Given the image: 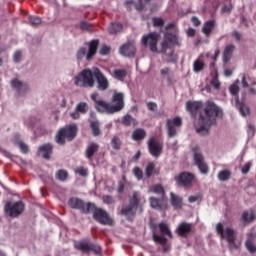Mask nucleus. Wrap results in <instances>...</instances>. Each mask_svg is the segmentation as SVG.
I'll return each instance as SVG.
<instances>
[{
  "label": "nucleus",
  "instance_id": "f257e3e1",
  "mask_svg": "<svg viewBox=\"0 0 256 256\" xmlns=\"http://www.w3.org/2000/svg\"><path fill=\"white\" fill-rule=\"evenodd\" d=\"M164 39L160 46L157 47L159 41V34L152 32L141 39L144 47H149L152 53H162L164 61L167 63H175L177 61V54H175L174 47L181 46V37L177 34V26L175 24H168L163 30Z\"/></svg>",
  "mask_w": 256,
  "mask_h": 256
},
{
  "label": "nucleus",
  "instance_id": "f03ea898",
  "mask_svg": "<svg viewBox=\"0 0 256 256\" xmlns=\"http://www.w3.org/2000/svg\"><path fill=\"white\" fill-rule=\"evenodd\" d=\"M223 111L219 109V106L215 103L208 101L204 107V115H200L198 119L194 121V127L199 135H207L211 125H215V118L221 117Z\"/></svg>",
  "mask_w": 256,
  "mask_h": 256
},
{
  "label": "nucleus",
  "instance_id": "7ed1b4c3",
  "mask_svg": "<svg viewBox=\"0 0 256 256\" xmlns=\"http://www.w3.org/2000/svg\"><path fill=\"white\" fill-rule=\"evenodd\" d=\"M239 85H242V87H244V89L248 88L250 93H253L255 95L256 89L253 88V85H256V83L253 82L251 84V78H247V77H245V75H242L241 81L236 80V83H233L230 86V93H231V95H233V97L235 99V103H236V107H237L238 111L240 112L242 117H247V115H249V113H250V109L247 104L239 101V95H238L239 94Z\"/></svg>",
  "mask_w": 256,
  "mask_h": 256
},
{
  "label": "nucleus",
  "instance_id": "20e7f679",
  "mask_svg": "<svg viewBox=\"0 0 256 256\" xmlns=\"http://www.w3.org/2000/svg\"><path fill=\"white\" fill-rule=\"evenodd\" d=\"M216 231L218 235L222 239H225L231 247H234V249H239L241 243H235V239H237V234L235 233V230L231 227L225 226L223 223H218L216 225Z\"/></svg>",
  "mask_w": 256,
  "mask_h": 256
},
{
  "label": "nucleus",
  "instance_id": "39448f33",
  "mask_svg": "<svg viewBox=\"0 0 256 256\" xmlns=\"http://www.w3.org/2000/svg\"><path fill=\"white\" fill-rule=\"evenodd\" d=\"M95 74L93 73V68L84 69L74 78V85L77 87H94L95 86Z\"/></svg>",
  "mask_w": 256,
  "mask_h": 256
},
{
  "label": "nucleus",
  "instance_id": "423d86ee",
  "mask_svg": "<svg viewBox=\"0 0 256 256\" xmlns=\"http://www.w3.org/2000/svg\"><path fill=\"white\" fill-rule=\"evenodd\" d=\"M77 135V125L71 124L60 129L56 134L55 141L58 145H65L66 141H73Z\"/></svg>",
  "mask_w": 256,
  "mask_h": 256
},
{
  "label": "nucleus",
  "instance_id": "0eeeda50",
  "mask_svg": "<svg viewBox=\"0 0 256 256\" xmlns=\"http://www.w3.org/2000/svg\"><path fill=\"white\" fill-rule=\"evenodd\" d=\"M140 203H145V197H143L139 192H134L132 198L130 199V204L122 209V215H125L127 219H131V217L135 215L137 206Z\"/></svg>",
  "mask_w": 256,
  "mask_h": 256
},
{
  "label": "nucleus",
  "instance_id": "6e6552de",
  "mask_svg": "<svg viewBox=\"0 0 256 256\" xmlns=\"http://www.w3.org/2000/svg\"><path fill=\"white\" fill-rule=\"evenodd\" d=\"M97 47H99V40L90 41L85 47H81L77 52V59L86 58L87 61H91L97 53Z\"/></svg>",
  "mask_w": 256,
  "mask_h": 256
},
{
  "label": "nucleus",
  "instance_id": "1a4fd4ad",
  "mask_svg": "<svg viewBox=\"0 0 256 256\" xmlns=\"http://www.w3.org/2000/svg\"><path fill=\"white\" fill-rule=\"evenodd\" d=\"M91 99L94 101V107L99 111V113H115L113 106L109 104V102H105L103 99H101L99 93H93L91 95Z\"/></svg>",
  "mask_w": 256,
  "mask_h": 256
},
{
  "label": "nucleus",
  "instance_id": "9d476101",
  "mask_svg": "<svg viewBox=\"0 0 256 256\" xmlns=\"http://www.w3.org/2000/svg\"><path fill=\"white\" fill-rule=\"evenodd\" d=\"M24 209L23 202H7L4 207V211L9 217H19Z\"/></svg>",
  "mask_w": 256,
  "mask_h": 256
},
{
  "label": "nucleus",
  "instance_id": "9b49d317",
  "mask_svg": "<svg viewBox=\"0 0 256 256\" xmlns=\"http://www.w3.org/2000/svg\"><path fill=\"white\" fill-rule=\"evenodd\" d=\"M74 247L75 249H78V251H82V253H89V251H93L96 254L101 253V246L91 244L89 240L75 242Z\"/></svg>",
  "mask_w": 256,
  "mask_h": 256
},
{
  "label": "nucleus",
  "instance_id": "f8f14e48",
  "mask_svg": "<svg viewBox=\"0 0 256 256\" xmlns=\"http://www.w3.org/2000/svg\"><path fill=\"white\" fill-rule=\"evenodd\" d=\"M194 165L199 169L202 175H207L209 173V165L205 162V157L199 151H194L193 154Z\"/></svg>",
  "mask_w": 256,
  "mask_h": 256
},
{
  "label": "nucleus",
  "instance_id": "ddd939ff",
  "mask_svg": "<svg viewBox=\"0 0 256 256\" xmlns=\"http://www.w3.org/2000/svg\"><path fill=\"white\" fill-rule=\"evenodd\" d=\"M182 121L181 118L175 117L174 119H168L166 121L167 135L170 138L177 137V132L179 127H181Z\"/></svg>",
  "mask_w": 256,
  "mask_h": 256
},
{
  "label": "nucleus",
  "instance_id": "4468645a",
  "mask_svg": "<svg viewBox=\"0 0 256 256\" xmlns=\"http://www.w3.org/2000/svg\"><path fill=\"white\" fill-rule=\"evenodd\" d=\"M93 217L95 221H97L101 225H113V219L111 218V216H109L107 211L101 208H97L94 211Z\"/></svg>",
  "mask_w": 256,
  "mask_h": 256
},
{
  "label": "nucleus",
  "instance_id": "2eb2a0df",
  "mask_svg": "<svg viewBox=\"0 0 256 256\" xmlns=\"http://www.w3.org/2000/svg\"><path fill=\"white\" fill-rule=\"evenodd\" d=\"M68 205L72 209H80V211H82V213H89L91 211V209H93V204H91V203L84 204L83 201L78 198H71L68 201Z\"/></svg>",
  "mask_w": 256,
  "mask_h": 256
},
{
  "label": "nucleus",
  "instance_id": "dca6fc26",
  "mask_svg": "<svg viewBox=\"0 0 256 256\" xmlns=\"http://www.w3.org/2000/svg\"><path fill=\"white\" fill-rule=\"evenodd\" d=\"M93 74L98 84L99 91H107L109 89V80L101 73L99 68H93Z\"/></svg>",
  "mask_w": 256,
  "mask_h": 256
},
{
  "label": "nucleus",
  "instance_id": "f3484780",
  "mask_svg": "<svg viewBox=\"0 0 256 256\" xmlns=\"http://www.w3.org/2000/svg\"><path fill=\"white\" fill-rule=\"evenodd\" d=\"M112 109L114 113L121 111L125 107L124 95L121 92L114 91L112 95Z\"/></svg>",
  "mask_w": 256,
  "mask_h": 256
},
{
  "label": "nucleus",
  "instance_id": "a211bd4d",
  "mask_svg": "<svg viewBox=\"0 0 256 256\" xmlns=\"http://www.w3.org/2000/svg\"><path fill=\"white\" fill-rule=\"evenodd\" d=\"M10 85L12 89H15L19 96H23L29 91V85H27V83L21 82V80L17 78L11 80Z\"/></svg>",
  "mask_w": 256,
  "mask_h": 256
},
{
  "label": "nucleus",
  "instance_id": "6ab92c4d",
  "mask_svg": "<svg viewBox=\"0 0 256 256\" xmlns=\"http://www.w3.org/2000/svg\"><path fill=\"white\" fill-rule=\"evenodd\" d=\"M175 179L178 185H181L182 187H189V185L193 183L195 176L189 172H183Z\"/></svg>",
  "mask_w": 256,
  "mask_h": 256
},
{
  "label": "nucleus",
  "instance_id": "aec40b11",
  "mask_svg": "<svg viewBox=\"0 0 256 256\" xmlns=\"http://www.w3.org/2000/svg\"><path fill=\"white\" fill-rule=\"evenodd\" d=\"M120 54L124 57H133L135 55V42L131 41L121 46Z\"/></svg>",
  "mask_w": 256,
  "mask_h": 256
},
{
  "label": "nucleus",
  "instance_id": "412c9836",
  "mask_svg": "<svg viewBox=\"0 0 256 256\" xmlns=\"http://www.w3.org/2000/svg\"><path fill=\"white\" fill-rule=\"evenodd\" d=\"M148 148L150 151V155H152L153 157H159L161 155V151L163 149L161 144L159 142L155 141V139H151L149 141Z\"/></svg>",
  "mask_w": 256,
  "mask_h": 256
},
{
  "label": "nucleus",
  "instance_id": "4be33fe9",
  "mask_svg": "<svg viewBox=\"0 0 256 256\" xmlns=\"http://www.w3.org/2000/svg\"><path fill=\"white\" fill-rule=\"evenodd\" d=\"M51 153H53V145L50 143L44 144L38 148V155H41L43 159H50Z\"/></svg>",
  "mask_w": 256,
  "mask_h": 256
},
{
  "label": "nucleus",
  "instance_id": "5701e85b",
  "mask_svg": "<svg viewBox=\"0 0 256 256\" xmlns=\"http://www.w3.org/2000/svg\"><path fill=\"white\" fill-rule=\"evenodd\" d=\"M150 206L152 209H165L167 207V202L165 201V198H155L150 197Z\"/></svg>",
  "mask_w": 256,
  "mask_h": 256
},
{
  "label": "nucleus",
  "instance_id": "b1692460",
  "mask_svg": "<svg viewBox=\"0 0 256 256\" xmlns=\"http://www.w3.org/2000/svg\"><path fill=\"white\" fill-rule=\"evenodd\" d=\"M203 107V103L201 101H188L186 102V110L191 113V115H195L198 111Z\"/></svg>",
  "mask_w": 256,
  "mask_h": 256
},
{
  "label": "nucleus",
  "instance_id": "393cba45",
  "mask_svg": "<svg viewBox=\"0 0 256 256\" xmlns=\"http://www.w3.org/2000/svg\"><path fill=\"white\" fill-rule=\"evenodd\" d=\"M148 193H154L155 195H158L159 198L165 199V189H163V186L160 184L151 186Z\"/></svg>",
  "mask_w": 256,
  "mask_h": 256
},
{
  "label": "nucleus",
  "instance_id": "a878e982",
  "mask_svg": "<svg viewBox=\"0 0 256 256\" xmlns=\"http://www.w3.org/2000/svg\"><path fill=\"white\" fill-rule=\"evenodd\" d=\"M170 203L174 209H181L183 207V199L173 192L170 193Z\"/></svg>",
  "mask_w": 256,
  "mask_h": 256
},
{
  "label": "nucleus",
  "instance_id": "bb28decb",
  "mask_svg": "<svg viewBox=\"0 0 256 256\" xmlns=\"http://www.w3.org/2000/svg\"><path fill=\"white\" fill-rule=\"evenodd\" d=\"M145 3H149V0H139L138 4H135L133 0H129V1H126L124 5L127 9H131V7H135L137 11H141V9L145 7Z\"/></svg>",
  "mask_w": 256,
  "mask_h": 256
},
{
  "label": "nucleus",
  "instance_id": "cd10ccee",
  "mask_svg": "<svg viewBox=\"0 0 256 256\" xmlns=\"http://www.w3.org/2000/svg\"><path fill=\"white\" fill-rule=\"evenodd\" d=\"M177 231L180 237H187L191 233V224L182 223L178 226Z\"/></svg>",
  "mask_w": 256,
  "mask_h": 256
},
{
  "label": "nucleus",
  "instance_id": "c85d7f7f",
  "mask_svg": "<svg viewBox=\"0 0 256 256\" xmlns=\"http://www.w3.org/2000/svg\"><path fill=\"white\" fill-rule=\"evenodd\" d=\"M242 221L244 224L255 221V211L251 209L244 211L242 213Z\"/></svg>",
  "mask_w": 256,
  "mask_h": 256
},
{
  "label": "nucleus",
  "instance_id": "c756f323",
  "mask_svg": "<svg viewBox=\"0 0 256 256\" xmlns=\"http://www.w3.org/2000/svg\"><path fill=\"white\" fill-rule=\"evenodd\" d=\"M99 151V144L92 142L86 148V157L87 159H91L93 155H95Z\"/></svg>",
  "mask_w": 256,
  "mask_h": 256
},
{
  "label": "nucleus",
  "instance_id": "7c9ffc66",
  "mask_svg": "<svg viewBox=\"0 0 256 256\" xmlns=\"http://www.w3.org/2000/svg\"><path fill=\"white\" fill-rule=\"evenodd\" d=\"M213 29H215V22L213 20L207 21L204 23L202 27V33L206 35V37H209L211 35Z\"/></svg>",
  "mask_w": 256,
  "mask_h": 256
},
{
  "label": "nucleus",
  "instance_id": "2f4dec72",
  "mask_svg": "<svg viewBox=\"0 0 256 256\" xmlns=\"http://www.w3.org/2000/svg\"><path fill=\"white\" fill-rule=\"evenodd\" d=\"M256 239V234H249V239L246 240V249L249 251V253H255L256 246L253 244V241Z\"/></svg>",
  "mask_w": 256,
  "mask_h": 256
},
{
  "label": "nucleus",
  "instance_id": "473e14b6",
  "mask_svg": "<svg viewBox=\"0 0 256 256\" xmlns=\"http://www.w3.org/2000/svg\"><path fill=\"white\" fill-rule=\"evenodd\" d=\"M233 51H235V45L230 44L225 47L224 53H223L224 63H227V61L231 59V56L233 55Z\"/></svg>",
  "mask_w": 256,
  "mask_h": 256
},
{
  "label": "nucleus",
  "instance_id": "72a5a7b5",
  "mask_svg": "<svg viewBox=\"0 0 256 256\" xmlns=\"http://www.w3.org/2000/svg\"><path fill=\"white\" fill-rule=\"evenodd\" d=\"M112 77H114V79H117L118 81H125V77H127V70L116 69L113 71Z\"/></svg>",
  "mask_w": 256,
  "mask_h": 256
},
{
  "label": "nucleus",
  "instance_id": "f704fd0d",
  "mask_svg": "<svg viewBox=\"0 0 256 256\" xmlns=\"http://www.w3.org/2000/svg\"><path fill=\"white\" fill-rule=\"evenodd\" d=\"M160 76L162 79H165L168 81V83H171V79L173 78V71L171 69L165 67L160 70Z\"/></svg>",
  "mask_w": 256,
  "mask_h": 256
},
{
  "label": "nucleus",
  "instance_id": "c9c22d12",
  "mask_svg": "<svg viewBox=\"0 0 256 256\" xmlns=\"http://www.w3.org/2000/svg\"><path fill=\"white\" fill-rule=\"evenodd\" d=\"M122 30H123V25H121V23L119 22H113L108 28V31L111 35H116V33H121Z\"/></svg>",
  "mask_w": 256,
  "mask_h": 256
},
{
  "label": "nucleus",
  "instance_id": "e433bc0d",
  "mask_svg": "<svg viewBox=\"0 0 256 256\" xmlns=\"http://www.w3.org/2000/svg\"><path fill=\"white\" fill-rule=\"evenodd\" d=\"M13 143H14V145H18L19 149L23 153H27V151H29V146H27V144H25L23 141H21V139H19V135L15 136Z\"/></svg>",
  "mask_w": 256,
  "mask_h": 256
},
{
  "label": "nucleus",
  "instance_id": "4c0bfd02",
  "mask_svg": "<svg viewBox=\"0 0 256 256\" xmlns=\"http://www.w3.org/2000/svg\"><path fill=\"white\" fill-rule=\"evenodd\" d=\"M212 77L211 85L214 87V89H219L221 87V83L219 82V74L217 73V69L212 70Z\"/></svg>",
  "mask_w": 256,
  "mask_h": 256
},
{
  "label": "nucleus",
  "instance_id": "58836bf2",
  "mask_svg": "<svg viewBox=\"0 0 256 256\" xmlns=\"http://www.w3.org/2000/svg\"><path fill=\"white\" fill-rule=\"evenodd\" d=\"M217 178L220 181H229V179H231V171L230 170H222L220 172H218Z\"/></svg>",
  "mask_w": 256,
  "mask_h": 256
},
{
  "label": "nucleus",
  "instance_id": "ea45409f",
  "mask_svg": "<svg viewBox=\"0 0 256 256\" xmlns=\"http://www.w3.org/2000/svg\"><path fill=\"white\" fill-rule=\"evenodd\" d=\"M132 139L134 141H141V139H145V130L137 129L132 133Z\"/></svg>",
  "mask_w": 256,
  "mask_h": 256
},
{
  "label": "nucleus",
  "instance_id": "a19ab883",
  "mask_svg": "<svg viewBox=\"0 0 256 256\" xmlns=\"http://www.w3.org/2000/svg\"><path fill=\"white\" fill-rule=\"evenodd\" d=\"M90 128H91L93 137H97L101 133V131L99 130V121L97 120L90 122Z\"/></svg>",
  "mask_w": 256,
  "mask_h": 256
},
{
  "label": "nucleus",
  "instance_id": "79ce46f5",
  "mask_svg": "<svg viewBox=\"0 0 256 256\" xmlns=\"http://www.w3.org/2000/svg\"><path fill=\"white\" fill-rule=\"evenodd\" d=\"M122 123L123 125H126L127 127H129V125H137V120L131 117V115L127 114L122 118Z\"/></svg>",
  "mask_w": 256,
  "mask_h": 256
},
{
  "label": "nucleus",
  "instance_id": "37998d69",
  "mask_svg": "<svg viewBox=\"0 0 256 256\" xmlns=\"http://www.w3.org/2000/svg\"><path fill=\"white\" fill-rule=\"evenodd\" d=\"M76 111H79L81 115H85L89 111V105L85 102H80L76 106Z\"/></svg>",
  "mask_w": 256,
  "mask_h": 256
},
{
  "label": "nucleus",
  "instance_id": "c03bdc74",
  "mask_svg": "<svg viewBox=\"0 0 256 256\" xmlns=\"http://www.w3.org/2000/svg\"><path fill=\"white\" fill-rule=\"evenodd\" d=\"M203 69H205V63H203L201 60H195L193 63V71L195 73H199L203 71Z\"/></svg>",
  "mask_w": 256,
  "mask_h": 256
},
{
  "label": "nucleus",
  "instance_id": "a18cd8bd",
  "mask_svg": "<svg viewBox=\"0 0 256 256\" xmlns=\"http://www.w3.org/2000/svg\"><path fill=\"white\" fill-rule=\"evenodd\" d=\"M159 229H160V233H162V235H166L167 237H171V230H169V226L166 223H160L158 225Z\"/></svg>",
  "mask_w": 256,
  "mask_h": 256
},
{
  "label": "nucleus",
  "instance_id": "49530a36",
  "mask_svg": "<svg viewBox=\"0 0 256 256\" xmlns=\"http://www.w3.org/2000/svg\"><path fill=\"white\" fill-rule=\"evenodd\" d=\"M155 173V164L153 162H149L145 169L146 177H151Z\"/></svg>",
  "mask_w": 256,
  "mask_h": 256
},
{
  "label": "nucleus",
  "instance_id": "de8ad7c7",
  "mask_svg": "<svg viewBox=\"0 0 256 256\" xmlns=\"http://www.w3.org/2000/svg\"><path fill=\"white\" fill-rule=\"evenodd\" d=\"M111 147H112V149H116L117 151H119V149H121V140L117 136H114L112 138Z\"/></svg>",
  "mask_w": 256,
  "mask_h": 256
},
{
  "label": "nucleus",
  "instance_id": "09e8293b",
  "mask_svg": "<svg viewBox=\"0 0 256 256\" xmlns=\"http://www.w3.org/2000/svg\"><path fill=\"white\" fill-rule=\"evenodd\" d=\"M13 61L14 63H21L23 61V51L16 50L13 54Z\"/></svg>",
  "mask_w": 256,
  "mask_h": 256
},
{
  "label": "nucleus",
  "instance_id": "8fccbe9b",
  "mask_svg": "<svg viewBox=\"0 0 256 256\" xmlns=\"http://www.w3.org/2000/svg\"><path fill=\"white\" fill-rule=\"evenodd\" d=\"M153 237V240L156 242V243H160V245H165L167 243V239L159 234H153L152 235Z\"/></svg>",
  "mask_w": 256,
  "mask_h": 256
},
{
  "label": "nucleus",
  "instance_id": "3c124183",
  "mask_svg": "<svg viewBox=\"0 0 256 256\" xmlns=\"http://www.w3.org/2000/svg\"><path fill=\"white\" fill-rule=\"evenodd\" d=\"M68 177L67 171L65 170H59L56 173V179H58V181H65Z\"/></svg>",
  "mask_w": 256,
  "mask_h": 256
},
{
  "label": "nucleus",
  "instance_id": "603ef678",
  "mask_svg": "<svg viewBox=\"0 0 256 256\" xmlns=\"http://www.w3.org/2000/svg\"><path fill=\"white\" fill-rule=\"evenodd\" d=\"M29 24L32 25V27H35L37 25H41V18L37 16H30L29 17Z\"/></svg>",
  "mask_w": 256,
  "mask_h": 256
},
{
  "label": "nucleus",
  "instance_id": "864d4df0",
  "mask_svg": "<svg viewBox=\"0 0 256 256\" xmlns=\"http://www.w3.org/2000/svg\"><path fill=\"white\" fill-rule=\"evenodd\" d=\"M100 55H109L111 53V47L102 45L99 50Z\"/></svg>",
  "mask_w": 256,
  "mask_h": 256
},
{
  "label": "nucleus",
  "instance_id": "5fc2aeb1",
  "mask_svg": "<svg viewBox=\"0 0 256 256\" xmlns=\"http://www.w3.org/2000/svg\"><path fill=\"white\" fill-rule=\"evenodd\" d=\"M133 173L136 177V179H138L140 181V179H143V171H141V169H139V167H135L133 169Z\"/></svg>",
  "mask_w": 256,
  "mask_h": 256
},
{
  "label": "nucleus",
  "instance_id": "6e6d98bb",
  "mask_svg": "<svg viewBox=\"0 0 256 256\" xmlns=\"http://www.w3.org/2000/svg\"><path fill=\"white\" fill-rule=\"evenodd\" d=\"M152 22L154 27H162V25L165 23L162 18H153Z\"/></svg>",
  "mask_w": 256,
  "mask_h": 256
},
{
  "label": "nucleus",
  "instance_id": "4d7b16f0",
  "mask_svg": "<svg viewBox=\"0 0 256 256\" xmlns=\"http://www.w3.org/2000/svg\"><path fill=\"white\" fill-rule=\"evenodd\" d=\"M76 173H78V175H81L82 177H87V169H85L84 167L77 168Z\"/></svg>",
  "mask_w": 256,
  "mask_h": 256
},
{
  "label": "nucleus",
  "instance_id": "13d9d810",
  "mask_svg": "<svg viewBox=\"0 0 256 256\" xmlns=\"http://www.w3.org/2000/svg\"><path fill=\"white\" fill-rule=\"evenodd\" d=\"M79 27H80V29H82V31H89L91 26L89 25V23L82 21V22H80Z\"/></svg>",
  "mask_w": 256,
  "mask_h": 256
},
{
  "label": "nucleus",
  "instance_id": "bf43d9fd",
  "mask_svg": "<svg viewBox=\"0 0 256 256\" xmlns=\"http://www.w3.org/2000/svg\"><path fill=\"white\" fill-rule=\"evenodd\" d=\"M251 169V162L246 163L243 167H242V173L243 175L249 173V170Z\"/></svg>",
  "mask_w": 256,
  "mask_h": 256
},
{
  "label": "nucleus",
  "instance_id": "052dcab7",
  "mask_svg": "<svg viewBox=\"0 0 256 256\" xmlns=\"http://www.w3.org/2000/svg\"><path fill=\"white\" fill-rule=\"evenodd\" d=\"M102 201L103 203H106V205H111V203H113V198L111 196H103Z\"/></svg>",
  "mask_w": 256,
  "mask_h": 256
},
{
  "label": "nucleus",
  "instance_id": "680f3d73",
  "mask_svg": "<svg viewBox=\"0 0 256 256\" xmlns=\"http://www.w3.org/2000/svg\"><path fill=\"white\" fill-rule=\"evenodd\" d=\"M147 108L149 111H156L157 110V104L153 102H148L147 103Z\"/></svg>",
  "mask_w": 256,
  "mask_h": 256
},
{
  "label": "nucleus",
  "instance_id": "e2e57ef3",
  "mask_svg": "<svg viewBox=\"0 0 256 256\" xmlns=\"http://www.w3.org/2000/svg\"><path fill=\"white\" fill-rule=\"evenodd\" d=\"M80 114L81 113L79 111H77V108H75L74 112L70 113V117H72V119H79Z\"/></svg>",
  "mask_w": 256,
  "mask_h": 256
},
{
  "label": "nucleus",
  "instance_id": "0e129e2a",
  "mask_svg": "<svg viewBox=\"0 0 256 256\" xmlns=\"http://www.w3.org/2000/svg\"><path fill=\"white\" fill-rule=\"evenodd\" d=\"M232 37H233L236 41H241V33H239L238 31L232 32Z\"/></svg>",
  "mask_w": 256,
  "mask_h": 256
},
{
  "label": "nucleus",
  "instance_id": "69168bd1",
  "mask_svg": "<svg viewBox=\"0 0 256 256\" xmlns=\"http://www.w3.org/2000/svg\"><path fill=\"white\" fill-rule=\"evenodd\" d=\"M191 21L195 27H199V25H201V21L197 17H192Z\"/></svg>",
  "mask_w": 256,
  "mask_h": 256
},
{
  "label": "nucleus",
  "instance_id": "338daca9",
  "mask_svg": "<svg viewBox=\"0 0 256 256\" xmlns=\"http://www.w3.org/2000/svg\"><path fill=\"white\" fill-rule=\"evenodd\" d=\"M188 201H189V203H195L196 201H199V195H194V196L188 197Z\"/></svg>",
  "mask_w": 256,
  "mask_h": 256
},
{
  "label": "nucleus",
  "instance_id": "774afa93",
  "mask_svg": "<svg viewBox=\"0 0 256 256\" xmlns=\"http://www.w3.org/2000/svg\"><path fill=\"white\" fill-rule=\"evenodd\" d=\"M233 9V6L231 4L226 5L222 8L223 13H229Z\"/></svg>",
  "mask_w": 256,
  "mask_h": 256
}]
</instances>
